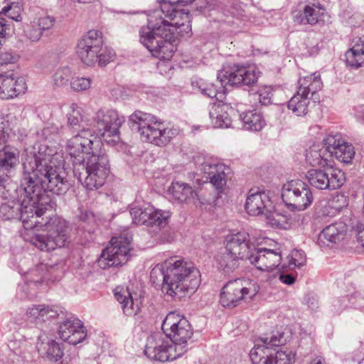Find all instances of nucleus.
I'll use <instances>...</instances> for the list:
<instances>
[{
    "label": "nucleus",
    "mask_w": 364,
    "mask_h": 364,
    "mask_svg": "<svg viewBox=\"0 0 364 364\" xmlns=\"http://www.w3.org/2000/svg\"><path fill=\"white\" fill-rule=\"evenodd\" d=\"M55 156L46 145L26 149L22 157L21 201L0 203V214L6 220L22 221L26 230H42L29 241L41 251L50 252L70 242V227L63 218L53 214L54 203L46 193H65L71 186L65 171L54 164Z\"/></svg>",
    "instance_id": "1"
},
{
    "label": "nucleus",
    "mask_w": 364,
    "mask_h": 364,
    "mask_svg": "<svg viewBox=\"0 0 364 364\" xmlns=\"http://www.w3.org/2000/svg\"><path fill=\"white\" fill-rule=\"evenodd\" d=\"M102 146L101 141L88 128L81 129L67 142L74 176L88 190L101 187L109 173L108 156Z\"/></svg>",
    "instance_id": "2"
},
{
    "label": "nucleus",
    "mask_w": 364,
    "mask_h": 364,
    "mask_svg": "<svg viewBox=\"0 0 364 364\" xmlns=\"http://www.w3.org/2000/svg\"><path fill=\"white\" fill-rule=\"evenodd\" d=\"M198 275L199 271L191 262L174 257L156 265L150 272V279L161 287L166 295L181 299L197 289Z\"/></svg>",
    "instance_id": "3"
},
{
    "label": "nucleus",
    "mask_w": 364,
    "mask_h": 364,
    "mask_svg": "<svg viewBox=\"0 0 364 364\" xmlns=\"http://www.w3.org/2000/svg\"><path fill=\"white\" fill-rule=\"evenodd\" d=\"M173 25L181 26L183 23L159 19L151 14L148 16L147 25L141 28L139 36L141 43L154 57L162 60H169L172 58L176 50L171 42L174 39Z\"/></svg>",
    "instance_id": "4"
},
{
    "label": "nucleus",
    "mask_w": 364,
    "mask_h": 364,
    "mask_svg": "<svg viewBox=\"0 0 364 364\" xmlns=\"http://www.w3.org/2000/svg\"><path fill=\"white\" fill-rule=\"evenodd\" d=\"M217 82L220 86L205 79H196L192 81V86L198 89L200 92L208 97L218 99V95L224 91L228 86L235 85H252L257 80L255 70L243 66L234 65L220 70L218 73Z\"/></svg>",
    "instance_id": "5"
},
{
    "label": "nucleus",
    "mask_w": 364,
    "mask_h": 364,
    "mask_svg": "<svg viewBox=\"0 0 364 364\" xmlns=\"http://www.w3.org/2000/svg\"><path fill=\"white\" fill-rule=\"evenodd\" d=\"M129 122L132 129L139 132L142 140L159 146L167 145L178 134L177 129L165 128L154 115L141 111L131 114Z\"/></svg>",
    "instance_id": "6"
},
{
    "label": "nucleus",
    "mask_w": 364,
    "mask_h": 364,
    "mask_svg": "<svg viewBox=\"0 0 364 364\" xmlns=\"http://www.w3.org/2000/svg\"><path fill=\"white\" fill-rule=\"evenodd\" d=\"M255 247L254 244L250 242L247 232H240L232 235L227 241L225 251L218 259L220 268L229 274L239 267L240 261L248 260L250 262Z\"/></svg>",
    "instance_id": "7"
},
{
    "label": "nucleus",
    "mask_w": 364,
    "mask_h": 364,
    "mask_svg": "<svg viewBox=\"0 0 364 364\" xmlns=\"http://www.w3.org/2000/svg\"><path fill=\"white\" fill-rule=\"evenodd\" d=\"M161 329L172 343L174 353H176L178 357L183 355L188 350V341L193 335L189 321L174 312H170L164 319Z\"/></svg>",
    "instance_id": "8"
},
{
    "label": "nucleus",
    "mask_w": 364,
    "mask_h": 364,
    "mask_svg": "<svg viewBox=\"0 0 364 364\" xmlns=\"http://www.w3.org/2000/svg\"><path fill=\"white\" fill-rule=\"evenodd\" d=\"M102 46V33L91 30L78 41L76 53L81 61L87 65H92L98 62L100 66H105L114 59V53L113 50H108V58H105V53L100 54Z\"/></svg>",
    "instance_id": "9"
},
{
    "label": "nucleus",
    "mask_w": 364,
    "mask_h": 364,
    "mask_svg": "<svg viewBox=\"0 0 364 364\" xmlns=\"http://www.w3.org/2000/svg\"><path fill=\"white\" fill-rule=\"evenodd\" d=\"M124 122L117 112L114 109H100L87 123V128H93L109 144L114 145L119 141V129Z\"/></svg>",
    "instance_id": "10"
},
{
    "label": "nucleus",
    "mask_w": 364,
    "mask_h": 364,
    "mask_svg": "<svg viewBox=\"0 0 364 364\" xmlns=\"http://www.w3.org/2000/svg\"><path fill=\"white\" fill-rule=\"evenodd\" d=\"M298 90L288 102V108L296 116H303L307 113L310 103L309 95H312L322 87L320 75H312L300 78L298 81Z\"/></svg>",
    "instance_id": "11"
},
{
    "label": "nucleus",
    "mask_w": 364,
    "mask_h": 364,
    "mask_svg": "<svg viewBox=\"0 0 364 364\" xmlns=\"http://www.w3.org/2000/svg\"><path fill=\"white\" fill-rule=\"evenodd\" d=\"M255 282L237 279L228 282L222 289L220 303L225 307H235L242 301H250L258 293Z\"/></svg>",
    "instance_id": "12"
},
{
    "label": "nucleus",
    "mask_w": 364,
    "mask_h": 364,
    "mask_svg": "<svg viewBox=\"0 0 364 364\" xmlns=\"http://www.w3.org/2000/svg\"><path fill=\"white\" fill-rule=\"evenodd\" d=\"M282 198L288 207L296 210L306 209L314 200L309 185L301 180H291L284 184Z\"/></svg>",
    "instance_id": "13"
},
{
    "label": "nucleus",
    "mask_w": 364,
    "mask_h": 364,
    "mask_svg": "<svg viewBox=\"0 0 364 364\" xmlns=\"http://www.w3.org/2000/svg\"><path fill=\"white\" fill-rule=\"evenodd\" d=\"M131 237H114L111 244L104 250L98 259V266L102 269L117 267L125 264L129 258Z\"/></svg>",
    "instance_id": "14"
},
{
    "label": "nucleus",
    "mask_w": 364,
    "mask_h": 364,
    "mask_svg": "<svg viewBox=\"0 0 364 364\" xmlns=\"http://www.w3.org/2000/svg\"><path fill=\"white\" fill-rule=\"evenodd\" d=\"M309 183L318 190H336L342 186L345 178L342 171L331 168H312L306 174Z\"/></svg>",
    "instance_id": "15"
},
{
    "label": "nucleus",
    "mask_w": 364,
    "mask_h": 364,
    "mask_svg": "<svg viewBox=\"0 0 364 364\" xmlns=\"http://www.w3.org/2000/svg\"><path fill=\"white\" fill-rule=\"evenodd\" d=\"M130 215L133 223L136 225L156 226L159 229L167 225L171 217L168 211L155 209L150 205L144 207L134 206L130 210Z\"/></svg>",
    "instance_id": "16"
},
{
    "label": "nucleus",
    "mask_w": 364,
    "mask_h": 364,
    "mask_svg": "<svg viewBox=\"0 0 364 364\" xmlns=\"http://www.w3.org/2000/svg\"><path fill=\"white\" fill-rule=\"evenodd\" d=\"M253 364H293L295 354L289 350L255 346L250 353Z\"/></svg>",
    "instance_id": "17"
},
{
    "label": "nucleus",
    "mask_w": 364,
    "mask_h": 364,
    "mask_svg": "<svg viewBox=\"0 0 364 364\" xmlns=\"http://www.w3.org/2000/svg\"><path fill=\"white\" fill-rule=\"evenodd\" d=\"M271 205V201L269 196L262 191L254 193L251 189L246 199L245 208L247 213L250 215H259L264 214L269 220L272 226L282 227V223L279 214H271L268 208Z\"/></svg>",
    "instance_id": "18"
},
{
    "label": "nucleus",
    "mask_w": 364,
    "mask_h": 364,
    "mask_svg": "<svg viewBox=\"0 0 364 364\" xmlns=\"http://www.w3.org/2000/svg\"><path fill=\"white\" fill-rule=\"evenodd\" d=\"M169 341H165L163 335L157 333L146 339L144 354L151 360L165 362L178 358Z\"/></svg>",
    "instance_id": "19"
},
{
    "label": "nucleus",
    "mask_w": 364,
    "mask_h": 364,
    "mask_svg": "<svg viewBox=\"0 0 364 364\" xmlns=\"http://www.w3.org/2000/svg\"><path fill=\"white\" fill-rule=\"evenodd\" d=\"M194 0H162L160 9L153 11L151 14L159 19L166 18L171 22L178 21L177 18L189 23L188 13L183 9H178V6H186L193 3Z\"/></svg>",
    "instance_id": "20"
},
{
    "label": "nucleus",
    "mask_w": 364,
    "mask_h": 364,
    "mask_svg": "<svg viewBox=\"0 0 364 364\" xmlns=\"http://www.w3.org/2000/svg\"><path fill=\"white\" fill-rule=\"evenodd\" d=\"M60 338L72 345H77L86 337V330L82 322L75 317H70L63 321L59 326Z\"/></svg>",
    "instance_id": "21"
},
{
    "label": "nucleus",
    "mask_w": 364,
    "mask_h": 364,
    "mask_svg": "<svg viewBox=\"0 0 364 364\" xmlns=\"http://www.w3.org/2000/svg\"><path fill=\"white\" fill-rule=\"evenodd\" d=\"M26 90L24 78L17 77L13 71L2 72L0 74V97L2 99L13 98Z\"/></svg>",
    "instance_id": "22"
},
{
    "label": "nucleus",
    "mask_w": 364,
    "mask_h": 364,
    "mask_svg": "<svg viewBox=\"0 0 364 364\" xmlns=\"http://www.w3.org/2000/svg\"><path fill=\"white\" fill-rule=\"evenodd\" d=\"M252 250L253 257H252L250 264L255 265L257 269L261 271L271 272L279 267L282 260L280 252L256 247Z\"/></svg>",
    "instance_id": "23"
},
{
    "label": "nucleus",
    "mask_w": 364,
    "mask_h": 364,
    "mask_svg": "<svg viewBox=\"0 0 364 364\" xmlns=\"http://www.w3.org/2000/svg\"><path fill=\"white\" fill-rule=\"evenodd\" d=\"M19 161V151L11 146L0 150V183L15 173Z\"/></svg>",
    "instance_id": "24"
},
{
    "label": "nucleus",
    "mask_w": 364,
    "mask_h": 364,
    "mask_svg": "<svg viewBox=\"0 0 364 364\" xmlns=\"http://www.w3.org/2000/svg\"><path fill=\"white\" fill-rule=\"evenodd\" d=\"M328 15L323 8L313 5H306L302 11L294 16V21L299 24L316 25L323 23L328 20Z\"/></svg>",
    "instance_id": "25"
},
{
    "label": "nucleus",
    "mask_w": 364,
    "mask_h": 364,
    "mask_svg": "<svg viewBox=\"0 0 364 364\" xmlns=\"http://www.w3.org/2000/svg\"><path fill=\"white\" fill-rule=\"evenodd\" d=\"M346 225L342 223H335L326 227L318 236L317 243L321 247H329L339 242L346 233Z\"/></svg>",
    "instance_id": "26"
},
{
    "label": "nucleus",
    "mask_w": 364,
    "mask_h": 364,
    "mask_svg": "<svg viewBox=\"0 0 364 364\" xmlns=\"http://www.w3.org/2000/svg\"><path fill=\"white\" fill-rule=\"evenodd\" d=\"M36 348L41 356L51 361H58L63 355V351L59 344L43 335L38 336Z\"/></svg>",
    "instance_id": "27"
},
{
    "label": "nucleus",
    "mask_w": 364,
    "mask_h": 364,
    "mask_svg": "<svg viewBox=\"0 0 364 364\" xmlns=\"http://www.w3.org/2000/svg\"><path fill=\"white\" fill-rule=\"evenodd\" d=\"M202 170L207 174L210 183L217 188L221 189L226 184L225 171L229 168L222 164H210L205 162Z\"/></svg>",
    "instance_id": "28"
},
{
    "label": "nucleus",
    "mask_w": 364,
    "mask_h": 364,
    "mask_svg": "<svg viewBox=\"0 0 364 364\" xmlns=\"http://www.w3.org/2000/svg\"><path fill=\"white\" fill-rule=\"evenodd\" d=\"M168 193L171 196L172 199L178 203L188 202L189 200H198V194L191 186L182 182H172L168 188Z\"/></svg>",
    "instance_id": "29"
},
{
    "label": "nucleus",
    "mask_w": 364,
    "mask_h": 364,
    "mask_svg": "<svg viewBox=\"0 0 364 364\" xmlns=\"http://www.w3.org/2000/svg\"><path fill=\"white\" fill-rule=\"evenodd\" d=\"M228 105L220 102L211 105L209 116L213 126L215 128H228L231 125V119L227 112Z\"/></svg>",
    "instance_id": "30"
},
{
    "label": "nucleus",
    "mask_w": 364,
    "mask_h": 364,
    "mask_svg": "<svg viewBox=\"0 0 364 364\" xmlns=\"http://www.w3.org/2000/svg\"><path fill=\"white\" fill-rule=\"evenodd\" d=\"M114 296L121 304V308L125 315L133 316L137 314L139 310V302L137 299L134 298L128 289L116 291Z\"/></svg>",
    "instance_id": "31"
},
{
    "label": "nucleus",
    "mask_w": 364,
    "mask_h": 364,
    "mask_svg": "<svg viewBox=\"0 0 364 364\" xmlns=\"http://www.w3.org/2000/svg\"><path fill=\"white\" fill-rule=\"evenodd\" d=\"M346 64L358 68L364 65V37L354 41V45L345 54Z\"/></svg>",
    "instance_id": "32"
},
{
    "label": "nucleus",
    "mask_w": 364,
    "mask_h": 364,
    "mask_svg": "<svg viewBox=\"0 0 364 364\" xmlns=\"http://www.w3.org/2000/svg\"><path fill=\"white\" fill-rule=\"evenodd\" d=\"M68 126L72 129L87 127V124L90 123V119H87L83 114V109L77 104L73 103L67 112Z\"/></svg>",
    "instance_id": "33"
},
{
    "label": "nucleus",
    "mask_w": 364,
    "mask_h": 364,
    "mask_svg": "<svg viewBox=\"0 0 364 364\" xmlns=\"http://www.w3.org/2000/svg\"><path fill=\"white\" fill-rule=\"evenodd\" d=\"M244 126L247 129L259 131L265 125V120L262 114L256 109L249 110L240 114Z\"/></svg>",
    "instance_id": "34"
},
{
    "label": "nucleus",
    "mask_w": 364,
    "mask_h": 364,
    "mask_svg": "<svg viewBox=\"0 0 364 364\" xmlns=\"http://www.w3.org/2000/svg\"><path fill=\"white\" fill-rule=\"evenodd\" d=\"M325 149H321L319 145H313L306 150V160L312 166H328V159L325 158Z\"/></svg>",
    "instance_id": "35"
},
{
    "label": "nucleus",
    "mask_w": 364,
    "mask_h": 364,
    "mask_svg": "<svg viewBox=\"0 0 364 364\" xmlns=\"http://www.w3.org/2000/svg\"><path fill=\"white\" fill-rule=\"evenodd\" d=\"M347 205L346 198L343 195H337L321 208L323 216L333 217Z\"/></svg>",
    "instance_id": "36"
},
{
    "label": "nucleus",
    "mask_w": 364,
    "mask_h": 364,
    "mask_svg": "<svg viewBox=\"0 0 364 364\" xmlns=\"http://www.w3.org/2000/svg\"><path fill=\"white\" fill-rule=\"evenodd\" d=\"M354 155V147L346 141L331 154V156H334L338 161L344 164L351 162Z\"/></svg>",
    "instance_id": "37"
},
{
    "label": "nucleus",
    "mask_w": 364,
    "mask_h": 364,
    "mask_svg": "<svg viewBox=\"0 0 364 364\" xmlns=\"http://www.w3.org/2000/svg\"><path fill=\"white\" fill-rule=\"evenodd\" d=\"M21 8L18 3H16L14 0L9 2L7 4L3 5L0 9V14H4L9 18L16 21H21Z\"/></svg>",
    "instance_id": "38"
},
{
    "label": "nucleus",
    "mask_w": 364,
    "mask_h": 364,
    "mask_svg": "<svg viewBox=\"0 0 364 364\" xmlns=\"http://www.w3.org/2000/svg\"><path fill=\"white\" fill-rule=\"evenodd\" d=\"M72 72L68 66H63L58 68L53 75L54 84L58 87L64 86L68 84Z\"/></svg>",
    "instance_id": "39"
},
{
    "label": "nucleus",
    "mask_w": 364,
    "mask_h": 364,
    "mask_svg": "<svg viewBox=\"0 0 364 364\" xmlns=\"http://www.w3.org/2000/svg\"><path fill=\"white\" fill-rule=\"evenodd\" d=\"M345 140L342 138L341 134L328 135L324 139L325 150L331 155L338 148L341 146V144H343Z\"/></svg>",
    "instance_id": "40"
},
{
    "label": "nucleus",
    "mask_w": 364,
    "mask_h": 364,
    "mask_svg": "<svg viewBox=\"0 0 364 364\" xmlns=\"http://www.w3.org/2000/svg\"><path fill=\"white\" fill-rule=\"evenodd\" d=\"M44 313V305L40 304L29 308L26 311V316L31 322L33 321L38 323L41 321H45Z\"/></svg>",
    "instance_id": "41"
},
{
    "label": "nucleus",
    "mask_w": 364,
    "mask_h": 364,
    "mask_svg": "<svg viewBox=\"0 0 364 364\" xmlns=\"http://www.w3.org/2000/svg\"><path fill=\"white\" fill-rule=\"evenodd\" d=\"M261 341L263 345H258L257 346H265L273 348L272 347H279L282 345L285 342V339L284 338V335L282 333L277 332V334H274L269 338H262Z\"/></svg>",
    "instance_id": "42"
},
{
    "label": "nucleus",
    "mask_w": 364,
    "mask_h": 364,
    "mask_svg": "<svg viewBox=\"0 0 364 364\" xmlns=\"http://www.w3.org/2000/svg\"><path fill=\"white\" fill-rule=\"evenodd\" d=\"M272 95L271 87L267 86L259 88L257 92L252 94L254 99L256 100L257 97L262 105H267L271 102Z\"/></svg>",
    "instance_id": "43"
},
{
    "label": "nucleus",
    "mask_w": 364,
    "mask_h": 364,
    "mask_svg": "<svg viewBox=\"0 0 364 364\" xmlns=\"http://www.w3.org/2000/svg\"><path fill=\"white\" fill-rule=\"evenodd\" d=\"M193 6L200 13L205 14L215 9L217 2L215 0H194Z\"/></svg>",
    "instance_id": "44"
},
{
    "label": "nucleus",
    "mask_w": 364,
    "mask_h": 364,
    "mask_svg": "<svg viewBox=\"0 0 364 364\" xmlns=\"http://www.w3.org/2000/svg\"><path fill=\"white\" fill-rule=\"evenodd\" d=\"M91 79L89 77H77L73 78L70 82L72 89L75 91H83L90 88Z\"/></svg>",
    "instance_id": "45"
},
{
    "label": "nucleus",
    "mask_w": 364,
    "mask_h": 364,
    "mask_svg": "<svg viewBox=\"0 0 364 364\" xmlns=\"http://www.w3.org/2000/svg\"><path fill=\"white\" fill-rule=\"evenodd\" d=\"M25 33L27 38L33 42L39 41L43 34L40 27L35 21L31 23Z\"/></svg>",
    "instance_id": "46"
},
{
    "label": "nucleus",
    "mask_w": 364,
    "mask_h": 364,
    "mask_svg": "<svg viewBox=\"0 0 364 364\" xmlns=\"http://www.w3.org/2000/svg\"><path fill=\"white\" fill-rule=\"evenodd\" d=\"M16 60V58L11 52H0V70L3 71L4 66H12Z\"/></svg>",
    "instance_id": "47"
},
{
    "label": "nucleus",
    "mask_w": 364,
    "mask_h": 364,
    "mask_svg": "<svg viewBox=\"0 0 364 364\" xmlns=\"http://www.w3.org/2000/svg\"><path fill=\"white\" fill-rule=\"evenodd\" d=\"M10 127L8 120L4 117L0 118V144H4L9 137Z\"/></svg>",
    "instance_id": "48"
},
{
    "label": "nucleus",
    "mask_w": 364,
    "mask_h": 364,
    "mask_svg": "<svg viewBox=\"0 0 364 364\" xmlns=\"http://www.w3.org/2000/svg\"><path fill=\"white\" fill-rule=\"evenodd\" d=\"M306 262L305 254L303 251L295 250L292 252L291 258L289 260V264H294L295 267H301Z\"/></svg>",
    "instance_id": "49"
},
{
    "label": "nucleus",
    "mask_w": 364,
    "mask_h": 364,
    "mask_svg": "<svg viewBox=\"0 0 364 364\" xmlns=\"http://www.w3.org/2000/svg\"><path fill=\"white\" fill-rule=\"evenodd\" d=\"M36 24L40 27L42 32L44 31L48 30L53 27L55 23V19L51 16H43L40 17L37 19V21H34Z\"/></svg>",
    "instance_id": "50"
},
{
    "label": "nucleus",
    "mask_w": 364,
    "mask_h": 364,
    "mask_svg": "<svg viewBox=\"0 0 364 364\" xmlns=\"http://www.w3.org/2000/svg\"><path fill=\"white\" fill-rule=\"evenodd\" d=\"M60 128L53 124H47L41 130L42 136L46 139H51L59 133Z\"/></svg>",
    "instance_id": "51"
},
{
    "label": "nucleus",
    "mask_w": 364,
    "mask_h": 364,
    "mask_svg": "<svg viewBox=\"0 0 364 364\" xmlns=\"http://www.w3.org/2000/svg\"><path fill=\"white\" fill-rule=\"evenodd\" d=\"M279 279L282 282L288 285H291L295 282V277L291 274H280Z\"/></svg>",
    "instance_id": "52"
},
{
    "label": "nucleus",
    "mask_w": 364,
    "mask_h": 364,
    "mask_svg": "<svg viewBox=\"0 0 364 364\" xmlns=\"http://www.w3.org/2000/svg\"><path fill=\"white\" fill-rule=\"evenodd\" d=\"M44 310H45V313H44L45 321L50 318H55L58 315V313L55 310L53 309L52 308H50L48 306L44 305Z\"/></svg>",
    "instance_id": "53"
},
{
    "label": "nucleus",
    "mask_w": 364,
    "mask_h": 364,
    "mask_svg": "<svg viewBox=\"0 0 364 364\" xmlns=\"http://www.w3.org/2000/svg\"><path fill=\"white\" fill-rule=\"evenodd\" d=\"M357 242L363 247L364 251V225L358 227Z\"/></svg>",
    "instance_id": "54"
},
{
    "label": "nucleus",
    "mask_w": 364,
    "mask_h": 364,
    "mask_svg": "<svg viewBox=\"0 0 364 364\" xmlns=\"http://www.w3.org/2000/svg\"><path fill=\"white\" fill-rule=\"evenodd\" d=\"M7 25L4 19L0 20V46L2 45V39L4 38V34L7 29Z\"/></svg>",
    "instance_id": "55"
},
{
    "label": "nucleus",
    "mask_w": 364,
    "mask_h": 364,
    "mask_svg": "<svg viewBox=\"0 0 364 364\" xmlns=\"http://www.w3.org/2000/svg\"><path fill=\"white\" fill-rule=\"evenodd\" d=\"M348 301L346 297H343L342 299V302L340 301V300H336L334 301L333 306L336 310L338 311L346 306H347L346 301Z\"/></svg>",
    "instance_id": "56"
},
{
    "label": "nucleus",
    "mask_w": 364,
    "mask_h": 364,
    "mask_svg": "<svg viewBox=\"0 0 364 364\" xmlns=\"http://www.w3.org/2000/svg\"><path fill=\"white\" fill-rule=\"evenodd\" d=\"M90 217H92V213L88 212H85L84 213H82L80 215V218L81 220L85 221L87 220Z\"/></svg>",
    "instance_id": "57"
},
{
    "label": "nucleus",
    "mask_w": 364,
    "mask_h": 364,
    "mask_svg": "<svg viewBox=\"0 0 364 364\" xmlns=\"http://www.w3.org/2000/svg\"><path fill=\"white\" fill-rule=\"evenodd\" d=\"M108 50H113L111 48H105V49H103L102 48V50L100 52V54H102V53H105V58H108Z\"/></svg>",
    "instance_id": "58"
},
{
    "label": "nucleus",
    "mask_w": 364,
    "mask_h": 364,
    "mask_svg": "<svg viewBox=\"0 0 364 364\" xmlns=\"http://www.w3.org/2000/svg\"><path fill=\"white\" fill-rule=\"evenodd\" d=\"M74 2H77L80 4H90L94 0H72Z\"/></svg>",
    "instance_id": "59"
},
{
    "label": "nucleus",
    "mask_w": 364,
    "mask_h": 364,
    "mask_svg": "<svg viewBox=\"0 0 364 364\" xmlns=\"http://www.w3.org/2000/svg\"><path fill=\"white\" fill-rule=\"evenodd\" d=\"M176 20L178 21V18H177ZM178 21H179L181 23H183V25H181V26H186L187 28H189V30H191V28H190V26H189L188 24L185 25V22H184V21L181 22L179 20H178ZM173 29H174V30H175V28H176V27H180V26H175V25H173Z\"/></svg>",
    "instance_id": "60"
},
{
    "label": "nucleus",
    "mask_w": 364,
    "mask_h": 364,
    "mask_svg": "<svg viewBox=\"0 0 364 364\" xmlns=\"http://www.w3.org/2000/svg\"><path fill=\"white\" fill-rule=\"evenodd\" d=\"M311 364H323L321 359L314 360Z\"/></svg>",
    "instance_id": "61"
},
{
    "label": "nucleus",
    "mask_w": 364,
    "mask_h": 364,
    "mask_svg": "<svg viewBox=\"0 0 364 364\" xmlns=\"http://www.w3.org/2000/svg\"><path fill=\"white\" fill-rule=\"evenodd\" d=\"M359 364H364V358L359 362Z\"/></svg>",
    "instance_id": "62"
}]
</instances>
